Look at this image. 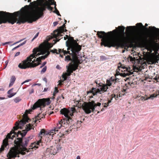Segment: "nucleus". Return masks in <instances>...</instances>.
I'll list each match as a JSON object with an SVG mask.
<instances>
[{
	"label": "nucleus",
	"mask_w": 159,
	"mask_h": 159,
	"mask_svg": "<svg viewBox=\"0 0 159 159\" xmlns=\"http://www.w3.org/2000/svg\"><path fill=\"white\" fill-rule=\"evenodd\" d=\"M119 34L116 37H111L113 33L112 31L106 33L104 31H98L97 35L102 39L101 45L108 48L111 47L125 48L128 47L129 42L134 43L141 46H143L146 43L147 39L144 38L140 34H135L134 37H131L129 34L125 37L124 32L125 27L124 26H119Z\"/></svg>",
	"instance_id": "nucleus-1"
},
{
	"label": "nucleus",
	"mask_w": 159,
	"mask_h": 159,
	"mask_svg": "<svg viewBox=\"0 0 159 159\" xmlns=\"http://www.w3.org/2000/svg\"><path fill=\"white\" fill-rule=\"evenodd\" d=\"M33 53L27 57L26 59L20 63L18 67L22 69L34 67L40 64L42 60H44L49 55L50 52L45 48L43 44H41L39 48L33 50Z\"/></svg>",
	"instance_id": "nucleus-2"
},
{
	"label": "nucleus",
	"mask_w": 159,
	"mask_h": 159,
	"mask_svg": "<svg viewBox=\"0 0 159 159\" xmlns=\"http://www.w3.org/2000/svg\"><path fill=\"white\" fill-rule=\"evenodd\" d=\"M50 100L49 99L43 98L39 99L33 105L31 109L26 110L25 114L23 115V119L20 121H16L15 124V126L14 127L15 130H17L19 128L21 129L22 126L26 123V122H28L30 120L27 116V114L30 113L33 110L37 108L41 107H44L46 105H48L50 103Z\"/></svg>",
	"instance_id": "nucleus-3"
},
{
	"label": "nucleus",
	"mask_w": 159,
	"mask_h": 159,
	"mask_svg": "<svg viewBox=\"0 0 159 159\" xmlns=\"http://www.w3.org/2000/svg\"><path fill=\"white\" fill-rule=\"evenodd\" d=\"M17 21L19 24L24 23L26 21L24 17L21 16L20 11L10 13L3 11H0V24L8 22L13 24Z\"/></svg>",
	"instance_id": "nucleus-4"
},
{
	"label": "nucleus",
	"mask_w": 159,
	"mask_h": 159,
	"mask_svg": "<svg viewBox=\"0 0 159 159\" xmlns=\"http://www.w3.org/2000/svg\"><path fill=\"white\" fill-rule=\"evenodd\" d=\"M45 2H43L40 5V7H38L37 10L32 9L29 13V16L26 18L20 12L21 16L25 18L26 21H28L30 23L35 21L42 16H43V11L46 10V7L44 4Z\"/></svg>",
	"instance_id": "nucleus-5"
},
{
	"label": "nucleus",
	"mask_w": 159,
	"mask_h": 159,
	"mask_svg": "<svg viewBox=\"0 0 159 159\" xmlns=\"http://www.w3.org/2000/svg\"><path fill=\"white\" fill-rule=\"evenodd\" d=\"M32 136H30L27 138H20V137L17 138L14 141V143L16 145V149L18 152L22 155H25L26 153L25 151L27 152H29L26 148L29 141L32 138Z\"/></svg>",
	"instance_id": "nucleus-6"
},
{
	"label": "nucleus",
	"mask_w": 159,
	"mask_h": 159,
	"mask_svg": "<svg viewBox=\"0 0 159 159\" xmlns=\"http://www.w3.org/2000/svg\"><path fill=\"white\" fill-rule=\"evenodd\" d=\"M66 44L67 47V51L71 52L69 54L71 57H78V54L81 49V46L72 37H70L66 41Z\"/></svg>",
	"instance_id": "nucleus-7"
},
{
	"label": "nucleus",
	"mask_w": 159,
	"mask_h": 159,
	"mask_svg": "<svg viewBox=\"0 0 159 159\" xmlns=\"http://www.w3.org/2000/svg\"><path fill=\"white\" fill-rule=\"evenodd\" d=\"M78 102L77 105L79 108H82L85 113L89 114L93 112L95 110V108L97 106H100L101 103L98 102L96 103L94 101H92L88 102H82L79 100Z\"/></svg>",
	"instance_id": "nucleus-8"
},
{
	"label": "nucleus",
	"mask_w": 159,
	"mask_h": 159,
	"mask_svg": "<svg viewBox=\"0 0 159 159\" xmlns=\"http://www.w3.org/2000/svg\"><path fill=\"white\" fill-rule=\"evenodd\" d=\"M65 60L71 61V62L69 64V66H66L67 72L65 74L67 76H69L74 71L78 69L79 64L80 63V61L78 59V57H72L68 55L66 56Z\"/></svg>",
	"instance_id": "nucleus-9"
},
{
	"label": "nucleus",
	"mask_w": 159,
	"mask_h": 159,
	"mask_svg": "<svg viewBox=\"0 0 159 159\" xmlns=\"http://www.w3.org/2000/svg\"><path fill=\"white\" fill-rule=\"evenodd\" d=\"M75 111V109L74 107H71L70 110L66 108L62 109L61 111V113L65 116V118L63 119L64 121V124L66 122L67 124H69L72 122V119L71 118L73 116V113Z\"/></svg>",
	"instance_id": "nucleus-10"
},
{
	"label": "nucleus",
	"mask_w": 159,
	"mask_h": 159,
	"mask_svg": "<svg viewBox=\"0 0 159 159\" xmlns=\"http://www.w3.org/2000/svg\"><path fill=\"white\" fill-rule=\"evenodd\" d=\"M95 82L97 84L96 88H93L91 91L93 95H96L98 93L101 94L106 92L108 88L105 84L101 83L98 84L97 82Z\"/></svg>",
	"instance_id": "nucleus-11"
},
{
	"label": "nucleus",
	"mask_w": 159,
	"mask_h": 159,
	"mask_svg": "<svg viewBox=\"0 0 159 159\" xmlns=\"http://www.w3.org/2000/svg\"><path fill=\"white\" fill-rule=\"evenodd\" d=\"M65 23L63 25L60 27L59 28L58 30H55L53 34V37L54 38H56L57 39V41L54 40V44H55L57 42H58L59 41L60 39H58L60 36H61V34L63 32L65 31V28H66L65 24L67 22V21L65 20ZM67 30L65 29V32H66Z\"/></svg>",
	"instance_id": "nucleus-12"
},
{
	"label": "nucleus",
	"mask_w": 159,
	"mask_h": 159,
	"mask_svg": "<svg viewBox=\"0 0 159 159\" xmlns=\"http://www.w3.org/2000/svg\"><path fill=\"white\" fill-rule=\"evenodd\" d=\"M15 133L14 130H11L9 133H8L6 137V138L3 140L2 144L0 148V152H2L4 149L5 147L8 145V139H13L14 137V135H12V134Z\"/></svg>",
	"instance_id": "nucleus-13"
},
{
	"label": "nucleus",
	"mask_w": 159,
	"mask_h": 159,
	"mask_svg": "<svg viewBox=\"0 0 159 159\" xmlns=\"http://www.w3.org/2000/svg\"><path fill=\"white\" fill-rule=\"evenodd\" d=\"M20 154L18 150L16 149L15 147H13L9 150L7 157H8L7 159H12V158H15L16 157H19V154Z\"/></svg>",
	"instance_id": "nucleus-14"
},
{
	"label": "nucleus",
	"mask_w": 159,
	"mask_h": 159,
	"mask_svg": "<svg viewBox=\"0 0 159 159\" xmlns=\"http://www.w3.org/2000/svg\"><path fill=\"white\" fill-rule=\"evenodd\" d=\"M58 52H57L56 49H55L53 50H50V52L53 53H56L57 54H59L60 53V56L62 57H63V55H61V54L63 53L64 55H66L67 54H70V51H66L64 50V49H59L58 50Z\"/></svg>",
	"instance_id": "nucleus-15"
},
{
	"label": "nucleus",
	"mask_w": 159,
	"mask_h": 159,
	"mask_svg": "<svg viewBox=\"0 0 159 159\" xmlns=\"http://www.w3.org/2000/svg\"><path fill=\"white\" fill-rule=\"evenodd\" d=\"M57 148L55 146H52L48 148L46 151L47 152H49L50 154L54 155L57 153Z\"/></svg>",
	"instance_id": "nucleus-16"
},
{
	"label": "nucleus",
	"mask_w": 159,
	"mask_h": 159,
	"mask_svg": "<svg viewBox=\"0 0 159 159\" xmlns=\"http://www.w3.org/2000/svg\"><path fill=\"white\" fill-rule=\"evenodd\" d=\"M14 128V127L13 128ZM14 130V131H15L16 130H15L14 129H13L12 130ZM22 133L20 131H19L17 133L15 132L14 131L15 133L14 134H12V135H14L15 136V135H16V137L18 138L19 137V135H20L21 136L20 138H23V137L26 134L27 131H26L25 130H23L22 131ZM15 137V136H14V137Z\"/></svg>",
	"instance_id": "nucleus-17"
},
{
	"label": "nucleus",
	"mask_w": 159,
	"mask_h": 159,
	"mask_svg": "<svg viewBox=\"0 0 159 159\" xmlns=\"http://www.w3.org/2000/svg\"><path fill=\"white\" fill-rule=\"evenodd\" d=\"M131 68L130 67H126L125 70L124 71H126V72L121 73V75L123 77H126L127 76H129L133 74V72L131 71Z\"/></svg>",
	"instance_id": "nucleus-18"
},
{
	"label": "nucleus",
	"mask_w": 159,
	"mask_h": 159,
	"mask_svg": "<svg viewBox=\"0 0 159 159\" xmlns=\"http://www.w3.org/2000/svg\"><path fill=\"white\" fill-rule=\"evenodd\" d=\"M116 96V95L115 94H111L110 100H108L107 102H104L102 103V105L103 107H107L110 105V103L111 102L113 98H115Z\"/></svg>",
	"instance_id": "nucleus-19"
},
{
	"label": "nucleus",
	"mask_w": 159,
	"mask_h": 159,
	"mask_svg": "<svg viewBox=\"0 0 159 159\" xmlns=\"http://www.w3.org/2000/svg\"><path fill=\"white\" fill-rule=\"evenodd\" d=\"M119 80L118 79H112V78H111L109 80H107V86H110L112 85V84H115L117 81Z\"/></svg>",
	"instance_id": "nucleus-20"
},
{
	"label": "nucleus",
	"mask_w": 159,
	"mask_h": 159,
	"mask_svg": "<svg viewBox=\"0 0 159 159\" xmlns=\"http://www.w3.org/2000/svg\"><path fill=\"white\" fill-rule=\"evenodd\" d=\"M45 115L43 114H42L41 113H39L37 116L35 117V120L34 121V123L39 120H41V118H44Z\"/></svg>",
	"instance_id": "nucleus-21"
},
{
	"label": "nucleus",
	"mask_w": 159,
	"mask_h": 159,
	"mask_svg": "<svg viewBox=\"0 0 159 159\" xmlns=\"http://www.w3.org/2000/svg\"><path fill=\"white\" fill-rule=\"evenodd\" d=\"M48 134V133L44 129H42L39 133V136L40 137L41 139H42V136L45 135H47Z\"/></svg>",
	"instance_id": "nucleus-22"
},
{
	"label": "nucleus",
	"mask_w": 159,
	"mask_h": 159,
	"mask_svg": "<svg viewBox=\"0 0 159 159\" xmlns=\"http://www.w3.org/2000/svg\"><path fill=\"white\" fill-rule=\"evenodd\" d=\"M136 25L138 27H141L142 29H146L147 30L148 29L147 27H146L148 25V24L146 23L145 24V26L143 25L142 23H138Z\"/></svg>",
	"instance_id": "nucleus-23"
},
{
	"label": "nucleus",
	"mask_w": 159,
	"mask_h": 159,
	"mask_svg": "<svg viewBox=\"0 0 159 159\" xmlns=\"http://www.w3.org/2000/svg\"><path fill=\"white\" fill-rule=\"evenodd\" d=\"M135 28V26H127L126 28V31L127 32L129 33L133 30V29H134Z\"/></svg>",
	"instance_id": "nucleus-24"
},
{
	"label": "nucleus",
	"mask_w": 159,
	"mask_h": 159,
	"mask_svg": "<svg viewBox=\"0 0 159 159\" xmlns=\"http://www.w3.org/2000/svg\"><path fill=\"white\" fill-rule=\"evenodd\" d=\"M35 148H38V146H36V144H34V143H32L30 146L29 148L28 149V150L30 151H31L30 149Z\"/></svg>",
	"instance_id": "nucleus-25"
},
{
	"label": "nucleus",
	"mask_w": 159,
	"mask_h": 159,
	"mask_svg": "<svg viewBox=\"0 0 159 159\" xmlns=\"http://www.w3.org/2000/svg\"><path fill=\"white\" fill-rule=\"evenodd\" d=\"M149 29L152 31L154 32L155 33H159V29L155 27H149Z\"/></svg>",
	"instance_id": "nucleus-26"
},
{
	"label": "nucleus",
	"mask_w": 159,
	"mask_h": 159,
	"mask_svg": "<svg viewBox=\"0 0 159 159\" xmlns=\"http://www.w3.org/2000/svg\"><path fill=\"white\" fill-rule=\"evenodd\" d=\"M16 78L14 76H12L10 80V83L9 84V86L10 87L13 84L14 82L16 80Z\"/></svg>",
	"instance_id": "nucleus-27"
},
{
	"label": "nucleus",
	"mask_w": 159,
	"mask_h": 159,
	"mask_svg": "<svg viewBox=\"0 0 159 159\" xmlns=\"http://www.w3.org/2000/svg\"><path fill=\"white\" fill-rule=\"evenodd\" d=\"M63 123V121L61 120V121L60 122L58 123L57 125V126L55 128L56 129H58V131L59 129H60L61 127L62 126V124Z\"/></svg>",
	"instance_id": "nucleus-28"
},
{
	"label": "nucleus",
	"mask_w": 159,
	"mask_h": 159,
	"mask_svg": "<svg viewBox=\"0 0 159 159\" xmlns=\"http://www.w3.org/2000/svg\"><path fill=\"white\" fill-rule=\"evenodd\" d=\"M54 9H55V10L54 11H53V12L54 13H56L57 14L58 16H61V15L60 14L59 12V11L57 9L56 6V2L55 1H54Z\"/></svg>",
	"instance_id": "nucleus-29"
},
{
	"label": "nucleus",
	"mask_w": 159,
	"mask_h": 159,
	"mask_svg": "<svg viewBox=\"0 0 159 159\" xmlns=\"http://www.w3.org/2000/svg\"><path fill=\"white\" fill-rule=\"evenodd\" d=\"M12 89L10 90H9L8 92V94H9V95H8V97L9 98H11L13 96H14L16 93H12Z\"/></svg>",
	"instance_id": "nucleus-30"
},
{
	"label": "nucleus",
	"mask_w": 159,
	"mask_h": 159,
	"mask_svg": "<svg viewBox=\"0 0 159 159\" xmlns=\"http://www.w3.org/2000/svg\"><path fill=\"white\" fill-rule=\"evenodd\" d=\"M84 118L83 120H77L76 122V124L77 125V128H80L81 126V124L84 121Z\"/></svg>",
	"instance_id": "nucleus-31"
},
{
	"label": "nucleus",
	"mask_w": 159,
	"mask_h": 159,
	"mask_svg": "<svg viewBox=\"0 0 159 159\" xmlns=\"http://www.w3.org/2000/svg\"><path fill=\"white\" fill-rule=\"evenodd\" d=\"M32 126L33 125H31L30 124H29L27 125L25 130L27 131L30 130L31 129H32Z\"/></svg>",
	"instance_id": "nucleus-32"
},
{
	"label": "nucleus",
	"mask_w": 159,
	"mask_h": 159,
	"mask_svg": "<svg viewBox=\"0 0 159 159\" xmlns=\"http://www.w3.org/2000/svg\"><path fill=\"white\" fill-rule=\"evenodd\" d=\"M34 144H36V146H40L42 145L43 142H42L41 139L37 141V143H34Z\"/></svg>",
	"instance_id": "nucleus-33"
},
{
	"label": "nucleus",
	"mask_w": 159,
	"mask_h": 159,
	"mask_svg": "<svg viewBox=\"0 0 159 159\" xmlns=\"http://www.w3.org/2000/svg\"><path fill=\"white\" fill-rule=\"evenodd\" d=\"M118 68L119 70L121 71H123V70H122V69H126V66L123 65H121L120 66H118Z\"/></svg>",
	"instance_id": "nucleus-34"
},
{
	"label": "nucleus",
	"mask_w": 159,
	"mask_h": 159,
	"mask_svg": "<svg viewBox=\"0 0 159 159\" xmlns=\"http://www.w3.org/2000/svg\"><path fill=\"white\" fill-rule=\"evenodd\" d=\"M140 98V99H141V100L142 101H145L148 99V98L142 96H137V97H136V98Z\"/></svg>",
	"instance_id": "nucleus-35"
},
{
	"label": "nucleus",
	"mask_w": 159,
	"mask_h": 159,
	"mask_svg": "<svg viewBox=\"0 0 159 159\" xmlns=\"http://www.w3.org/2000/svg\"><path fill=\"white\" fill-rule=\"evenodd\" d=\"M157 94L154 93L153 94L150 95L149 97H148V99H154V98H155V97H157Z\"/></svg>",
	"instance_id": "nucleus-36"
},
{
	"label": "nucleus",
	"mask_w": 159,
	"mask_h": 159,
	"mask_svg": "<svg viewBox=\"0 0 159 159\" xmlns=\"http://www.w3.org/2000/svg\"><path fill=\"white\" fill-rule=\"evenodd\" d=\"M133 84V83H130L129 82L128 83V84H126L125 85L126 86V87L129 89L131 87H132V85Z\"/></svg>",
	"instance_id": "nucleus-37"
},
{
	"label": "nucleus",
	"mask_w": 159,
	"mask_h": 159,
	"mask_svg": "<svg viewBox=\"0 0 159 159\" xmlns=\"http://www.w3.org/2000/svg\"><path fill=\"white\" fill-rule=\"evenodd\" d=\"M14 101L16 103H17L19 102L21 100V99L19 97H17L15 98L14 99Z\"/></svg>",
	"instance_id": "nucleus-38"
},
{
	"label": "nucleus",
	"mask_w": 159,
	"mask_h": 159,
	"mask_svg": "<svg viewBox=\"0 0 159 159\" xmlns=\"http://www.w3.org/2000/svg\"><path fill=\"white\" fill-rule=\"evenodd\" d=\"M129 60L132 63L134 62L135 61L136 58L135 57H129Z\"/></svg>",
	"instance_id": "nucleus-39"
},
{
	"label": "nucleus",
	"mask_w": 159,
	"mask_h": 159,
	"mask_svg": "<svg viewBox=\"0 0 159 159\" xmlns=\"http://www.w3.org/2000/svg\"><path fill=\"white\" fill-rule=\"evenodd\" d=\"M47 70V66H44L42 69L41 71V74H43Z\"/></svg>",
	"instance_id": "nucleus-40"
},
{
	"label": "nucleus",
	"mask_w": 159,
	"mask_h": 159,
	"mask_svg": "<svg viewBox=\"0 0 159 159\" xmlns=\"http://www.w3.org/2000/svg\"><path fill=\"white\" fill-rule=\"evenodd\" d=\"M28 91L29 92V94H30L34 92V90L33 88H31L29 89Z\"/></svg>",
	"instance_id": "nucleus-41"
},
{
	"label": "nucleus",
	"mask_w": 159,
	"mask_h": 159,
	"mask_svg": "<svg viewBox=\"0 0 159 159\" xmlns=\"http://www.w3.org/2000/svg\"><path fill=\"white\" fill-rule=\"evenodd\" d=\"M58 131V129H56L55 128L54 129H52L51 131V133L52 134H56V132Z\"/></svg>",
	"instance_id": "nucleus-42"
},
{
	"label": "nucleus",
	"mask_w": 159,
	"mask_h": 159,
	"mask_svg": "<svg viewBox=\"0 0 159 159\" xmlns=\"http://www.w3.org/2000/svg\"><path fill=\"white\" fill-rule=\"evenodd\" d=\"M39 34V33H38L36 34L34 36V38L32 39L31 41H33L34 39L35 38H36L38 36Z\"/></svg>",
	"instance_id": "nucleus-43"
},
{
	"label": "nucleus",
	"mask_w": 159,
	"mask_h": 159,
	"mask_svg": "<svg viewBox=\"0 0 159 159\" xmlns=\"http://www.w3.org/2000/svg\"><path fill=\"white\" fill-rule=\"evenodd\" d=\"M54 92L56 93H57L58 92V88L57 87H55V90H54Z\"/></svg>",
	"instance_id": "nucleus-44"
},
{
	"label": "nucleus",
	"mask_w": 159,
	"mask_h": 159,
	"mask_svg": "<svg viewBox=\"0 0 159 159\" xmlns=\"http://www.w3.org/2000/svg\"><path fill=\"white\" fill-rule=\"evenodd\" d=\"M62 78H64V80H63L64 81L66 80L67 76L64 74L62 75Z\"/></svg>",
	"instance_id": "nucleus-45"
},
{
	"label": "nucleus",
	"mask_w": 159,
	"mask_h": 159,
	"mask_svg": "<svg viewBox=\"0 0 159 159\" xmlns=\"http://www.w3.org/2000/svg\"><path fill=\"white\" fill-rule=\"evenodd\" d=\"M26 40L25 41H24L22 43H20V44L19 45H18V46H19V47H20L23 45L24 44L26 43Z\"/></svg>",
	"instance_id": "nucleus-46"
},
{
	"label": "nucleus",
	"mask_w": 159,
	"mask_h": 159,
	"mask_svg": "<svg viewBox=\"0 0 159 159\" xmlns=\"http://www.w3.org/2000/svg\"><path fill=\"white\" fill-rule=\"evenodd\" d=\"M46 63H47V62L46 61H44L42 63V66H41L40 68H42L43 67V66H44L45 65V64H46Z\"/></svg>",
	"instance_id": "nucleus-47"
},
{
	"label": "nucleus",
	"mask_w": 159,
	"mask_h": 159,
	"mask_svg": "<svg viewBox=\"0 0 159 159\" xmlns=\"http://www.w3.org/2000/svg\"><path fill=\"white\" fill-rule=\"evenodd\" d=\"M20 52H17L16 53V54H15V57H16L18 56V55H20Z\"/></svg>",
	"instance_id": "nucleus-48"
},
{
	"label": "nucleus",
	"mask_w": 159,
	"mask_h": 159,
	"mask_svg": "<svg viewBox=\"0 0 159 159\" xmlns=\"http://www.w3.org/2000/svg\"><path fill=\"white\" fill-rule=\"evenodd\" d=\"M59 81V85H61L62 84V83L63 82H64V80H60V81Z\"/></svg>",
	"instance_id": "nucleus-49"
},
{
	"label": "nucleus",
	"mask_w": 159,
	"mask_h": 159,
	"mask_svg": "<svg viewBox=\"0 0 159 159\" xmlns=\"http://www.w3.org/2000/svg\"><path fill=\"white\" fill-rule=\"evenodd\" d=\"M58 24V22H54L53 23V25L54 26H56Z\"/></svg>",
	"instance_id": "nucleus-50"
},
{
	"label": "nucleus",
	"mask_w": 159,
	"mask_h": 159,
	"mask_svg": "<svg viewBox=\"0 0 159 159\" xmlns=\"http://www.w3.org/2000/svg\"><path fill=\"white\" fill-rule=\"evenodd\" d=\"M56 68L58 69H61V67H60V66L59 65H57L56 66Z\"/></svg>",
	"instance_id": "nucleus-51"
},
{
	"label": "nucleus",
	"mask_w": 159,
	"mask_h": 159,
	"mask_svg": "<svg viewBox=\"0 0 159 159\" xmlns=\"http://www.w3.org/2000/svg\"><path fill=\"white\" fill-rule=\"evenodd\" d=\"M48 45H49V48H51L52 47L53 45V44H50L49 43H48Z\"/></svg>",
	"instance_id": "nucleus-52"
},
{
	"label": "nucleus",
	"mask_w": 159,
	"mask_h": 159,
	"mask_svg": "<svg viewBox=\"0 0 159 159\" xmlns=\"http://www.w3.org/2000/svg\"><path fill=\"white\" fill-rule=\"evenodd\" d=\"M31 80H30V79H29V80H26L25 81H24V83H25L26 82H29Z\"/></svg>",
	"instance_id": "nucleus-53"
},
{
	"label": "nucleus",
	"mask_w": 159,
	"mask_h": 159,
	"mask_svg": "<svg viewBox=\"0 0 159 159\" xmlns=\"http://www.w3.org/2000/svg\"><path fill=\"white\" fill-rule=\"evenodd\" d=\"M71 129H68L66 131V132H67L68 133H70V132H71ZM68 134V133H67Z\"/></svg>",
	"instance_id": "nucleus-54"
},
{
	"label": "nucleus",
	"mask_w": 159,
	"mask_h": 159,
	"mask_svg": "<svg viewBox=\"0 0 159 159\" xmlns=\"http://www.w3.org/2000/svg\"><path fill=\"white\" fill-rule=\"evenodd\" d=\"M21 39V40H20L19 41H18V42H16L15 43H14V44H16V43H19V42H20L22 41H23V40L24 39Z\"/></svg>",
	"instance_id": "nucleus-55"
},
{
	"label": "nucleus",
	"mask_w": 159,
	"mask_h": 159,
	"mask_svg": "<svg viewBox=\"0 0 159 159\" xmlns=\"http://www.w3.org/2000/svg\"><path fill=\"white\" fill-rule=\"evenodd\" d=\"M19 48V46H18L15 47V48H13L12 49V50L13 51L15 49H16L17 48Z\"/></svg>",
	"instance_id": "nucleus-56"
},
{
	"label": "nucleus",
	"mask_w": 159,
	"mask_h": 159,
	"mask_svg": "<svg viewBox=\"0 0 159 159\" xmlns=\"http://www.w3.org/2000/svg\"><path fill=\"white\" fill-rule=\"evenodd\" d=\"M43 80L45 81L46 83L47 82V79L46 78H44L43 79Z\"/></svg>",
	"instance_id": "nucleus-57"
},
{
	"label": "nucleus",
	"mask_w": 159,
	"mask_h": 159,
	"mask_svg": "<svg viewBox=\"0 0 159 159\" xmlns=\"http://www.w3.org/2000/svg\"><path fill=\"white\" fill-rule=\"evenodd\" d=\"M66 37H64V39L65 40H66V39L68 38V35H66Z\"/></svg>",
	"instance_id": "nucleus-58"
},
{
	"label": "nucleus",
	"mask_w": 159,
	"mask_h": 159,
	"mask_svg": "<svg viewBox=\"0 0 159 159\" xmlns=\"http://www.w3.org/2000/svg\"><path fill=\"white\" fill-rule=\"evenodd\" d=\"M48 88H45L44 89L43 91H45H45H47L48 90Z\"/></svg>",
	"instance_id": "nucleus-59"
},
{
	"label": "nucleus",
	"mask_w": 159,
	"mask_h": 159,
	"mask_svg": "<svg viewBox=\"0 0 159 159\" xmlns=\"http://www.w3.org/2000/svg\"><path fill=\"white\" fill-rule=\"evenodd\" d=\"M21 10H23L24 12H25L26 11L25 9L23 7L21 8Z\"/></svg>",
	"instance_id": "nucleus-60"
},
{
	"label": "nucleus",
	"mask_w": 159,
	"mask_h": 159,
	"mask_svg": "<svg viewBox=\"0 0 159 159\" xmlns=\"http://www.w3.org/2000/svg\"><path fill=\"white\" fill-rule=\"evenodd\" d=\"M61 98V96L58 97V98H57V100H60Z\"/></svg>",
	"instance_id": "nucleus-61"
},
{
	"label": "nucleus",
	"mask_w": 159,
	"mask_h": 159,
	"mask_svg": "<svg viewBox=\"0 0 159 159\" xmlns=\"http://www.w3.org/2000/svg\"><path fill=\"white\" fill-rule=\"evenodd\" d=\"M76 159H80V157L79 156H78L76 157Z\"/></svg>",
	"instance_id": "nucleus-62"
},
{
	"label": "nucleus",
	"mask_w": 159,
	"mask_h": 159,
	"mask_svg": "<svg viewBox=\"0 0 159 159\" xmlns=\"http://www.w3.org/2000/svg\"><path fill=\"white\" fill-rule=\"evenodd\" d=\"M56 93H55L53 92V96H54H54H56Z\"/></svg>",
	"instance_id": "nucleus-63"
},
{
	"label": "nucleus",
	"mask_w": 159,
	"mask_h": 159,
	"mask_svg": "<svg viewBox=\"0 0 159 159\" xmlns=\"http://www.w3.org/2000/svg\"><path fill=\"white\" fill-rule=\"evenodd\" d=\"M61 98H62L63 99H64V97H63V96L62 95H61Z\"/></svg>",
	"instance_id": "nucleus-64"
}]
</instances>
